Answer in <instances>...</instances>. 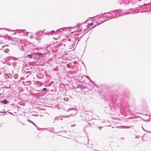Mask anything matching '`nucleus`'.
I'll use <instances>...</instances> for the list:
<instances>
[{
	"label": "nucleus",
	"instance_id": "3",
	"mask_svg": "<svg viewBox=\"0 0 151 151\" xmlns=\"http://www.w3.org/2000/svg\"><path fill=\"white\" fill-rule=\"evenodd\" d=\"M27 56L29 58H31L32 57V55H28Z\"/></svg>",
	"mask_w": 151,
	"mask_h": 151
},
{
	"label": "nucleus",
	"instance_id": "2",
	"mask_svg": "<svg viewBox=\"0 0 151 151\" xmlns=\"http://www.w3.org/2000/svg\"><path fill=\"white\" fill-rule=\"evenodd\" d=\"M2 102L4 104H6L7 103V101L6 100H4V101H2Z\"/></svg>",
	"mask_w": 151,
	"mask_h": 151
},
{
	"label": "nucleus",
	"instance_id": "1",
	"mask_svg": "<svg viewBox=\"0 0 151 151\" xmlns=\"http://www.w3.org/2000/svg\"><path fill=\"white\" fill-rule=\"evenodd\" d=\"M80 88L81 89H85V87L84 86H80Z\"/></svg>",
	"mask_w": 151,
	"mask_h": 151
},
{
	"label": "nucleus",
	"instance_id": "5",
	"mask_svg": "<svg viewBox=\"0 0 151 151\" xmlns=\"http://www.w3.org/2000/svg\"><path fill=\"white\" fill-rule=\"evenodd\" d=\"M23 125H25V124H23Z\"/></svg>",
	"mask_w": 151,
	"mask_h": 151
},
{
	"label": "nucleus",
	"instance_id": "4",
	"mask_svg": "<svg viewBox=\"0 0 151 151\" xmlns=\"http://www.w3.org/2000/svg\"><path fill=\"white\" fill-rule=\"evenodd\" d=\"M46 89V88H43V89H42V90L43 91H44V90H45Z\"/></svg>",
	"mask_w": 151,
	"mask_h": 151
}]
</instances>
